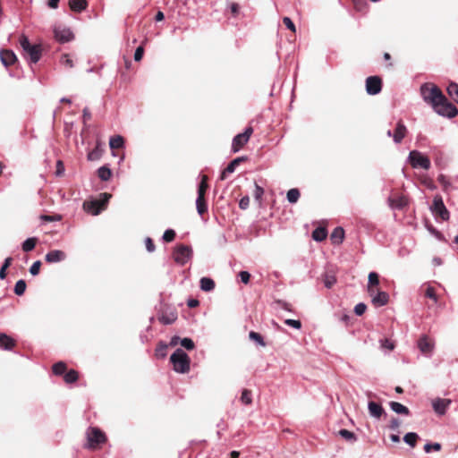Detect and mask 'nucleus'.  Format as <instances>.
Segmentation results:
<instances>
[{
  "label": "nucleus",
  "instance_id": "obj_1",
  "mask_svg": "<svg viewBox=\"0 0 458 458\" xmlns=\"http://www.w3.org/2000/svg\"><path fill=\"white\" fill-rule=\"evenodd\" d=\"M422 99L432 106L439 115L453 118L457 115V108L449 103L437 86L433 83H424L420 86Z\"/></svg>",
  "mask_w": 458,
  "mask_h": 458
},
{
  "label": "nucleus",
  "instance_id": "obj_2",
  "mask_svg": "<svg viewBox=\"0 0 458 458\" xmlns=\"http://www.w3.org/2000/svg\"><path fill=\"white\" fill-rule=\"evenodd\" d=\"M19 43L25 57L29 58L31 64H37L40 60L42 48L39 44H30L28 37L24 34L20 37Z\"/></svg>",
  "mask_w": 458,
  "mask_h": 458
},
{
  "label": "nucleus",
  "instance_id": "obj_3",
  "mask_svg": "<svg viewBox=\"0 0 458 458\" xmlns=\"http://www.w3.org/2000/svg\"><path fill=\"white\" fill-rule=\"evenodd\" d=\"M170 361L177 373L184 374L190 370L191 360L188 354L180 348L171 355Z\"/></svg>",
  "mask_w": 458,
  "mask_h": 458
},
{
  "label": "nucleus",
  "instance_id": "obj_4",
  "mask_svg": "<svg viewBox=\"0 0 458 458\" xmlns=\"http://www.w3.org/2000/svg\"><path fill=\"white\" fill-rule=\"evenodd\" d=\"M407 161L414 169L422 168L428 170L431 166L429 158L419 150H411L409 153Z\"/></svg>",
  "mask_w": 458,
  "mask_h": 458
},
{
  "label": "nucleus",
  "instance_id": "obj_5",
  "mask_svg": "<svg viewBox=\"0 0 458 458\" xmlns=\"http://www.w3.org/2000/svg\"><path fill=\"white\" fill-rule=\"evenodd\" d=\"M430 209L437 219L440 218L443 221L449 219V211L445 208L441 196L437 195L434 197Z\"/></svg>",
  "mask_w": 458,
  "mask_h": 458
},
{
  "label": "nucleus",
  "instance_id": "obj_6",
  "mask_svg": "<svg viewBox=\"0 0 458 458\" xmlns=\"http://www.w3.org/2000/svg\"><path fill=\"white\" fill-rule=\"evenodd\" d=\"M86 447L89 449L94 448L97 445L106 441L105 434L98 428H89L87 431Z\"/></svg>",
  "mask_w": 458,
  "mask_h": 458
},
{
  "label": "nucleus",
  "instance_id": "obj_7",
  "mask_svg": "<svg viewBox=\"0 0 458 458\" xmlns=\"http://www.w3.org/2000/svg\"><path fill=\"white\" fill-rule=\"evenodd\" d=\"M253 133L252 127H246L242 133H239L233 137L232 141V151L236 153L249 141Z\"/></svg>",
  "mask_w": 458,
  "mask_h": 458
},
{
  "label": "nucleus",
  "instance_id": "obj_8",
  "mask_svg": "<svg viewBox=\"0 0 458 458\" xmlns=\"http://www.w3.org/2000/svg\"><path fill=\"white\" fill-rule=\"evenodd\" d=\"M54 36L59 43H67L74 38V35L70 28L63 25H55L53 28Z\"/></svg>",
  "mask_w": 458,
  "mask_h": 458
},
{
  "label": "nucleus",
  "instance_id": "obj_9",
  "mask_svg": "<svg viewBox=\"0 0 458 458\" xmlns=\"http://www.w3.org/2000/svg\"><path fill=\"white\" fill-rule=\"evenodd\" d=\"M382 81L377 76H370L366 80V91L369 95H377L381 91Z\"/></svg>",
  "mask_w": 458,
  "mask_h": 458
},
{
  "label": "nucleus",
  "instance_id": "obj_10",
  "mask_svg": "<svg viewBox=\"0 0 458 458\" xmlns=\"http://www.w3.org/2000/svg\"><path fill=\"white\" fill-rule=\"evenodd\" d=\"M452 401L450 399L436 398L432 401V408L437 415H445Z\"/></svg>",
  "mask_w": 458,
  "mask_h": 458
},
{
  "label": "nucleus",
  "instance_id": "obj_11",
  "mask_svg": "<svg viewBox=\"0 0 458 458\" xmlns=\"http://www.w3.org/2000/svg\"><path fill=\"white\" fill-rule=\"evenodd\" d=\"M387 201L392 209L401 210L408 205V199L403 195L390 197Z\"/></svg>",
  "mask_w": 458,
  "mask_h": 458
},
{
  "label": "nucleus",
  "instance_id": "obj_12",
  "mask_svg": "<svg viewBox=\"0 0 458 458\" xmlns=\"http://www.w3.org/2000/svg\"><path fill=\"white\" fill-rule=\"evenodd\" d=\"M0 59L2 64L8 67L16 62L17 57L13 51L3 49L0 51Z\"/></svg>",
  "mask_w": 458,
  "mask_h": 458
},
{
  "label": "nucleus",
  "instance_id": "obj_13",
  "mask_svg": "<svg viewBox=\"0 0 458 458\" xmlns=\"http://www.w3.org/2000/svg\"><path fill=\"white\" fill-rule=\"evenodd\" d=\"M407 133V128L402 121H399L396 123L395 130L393 134V140L394 143H401L402 140L405 138Z\"/></svg>",
  "mask_w": 458,
  "mask_h": 458
},
{
  "label": "nucleus",
  "instance_id": "obj_14",
  "mask_svg": "<svg viewBox=\"0 0 458 458\" xmlns=\"http://www.w3.org/2000/svg\"><path fill=\"white\" fill-rule=\"evenodd\" d=\"M246 157H239L234 158L233 161H231L228 165L222 171L220 174V180L224 181L227 174H232L235 171L237 165L242 161H244Z\"/></svg>",
  "mask_w": 458,
  "mask_h": 458
},
{
  "label": "nucleus",
  "instance_id": "obj_15",
  "mask_svg": "<svg viewBox=\"0 0 458 458\" xmlns=\"http://www.w3.org/2000/svg\"><path fill=\"white\" fill-rule=\"evenodd\" d=\"M83 208L87 212L94 216L98 215L104 209L100 200L85 201Z\"/></svg>",
  "mask_w": 458,
  "mask_h": 458
},
{
  "label": "nucleus",
  "instance_id": "obj_16",
  "mask_svg": "<svg viewBox=\"0 0 458 458\" xmlns=\"http://www.w3.org/2000/svg\"><path fill=\"white\" fill-rule=\"evenodd\" d=\"M418 347L420 351L425 355H429L433 350V344L429 342L426 335L419 339Z\"/></svg>",
  "mask_w": 458,
  "mask_h": 458
},
{
  "label": "nucleus",
  "instance_id": "obj_17",
  "mask_svg": "<svg viewBox=\"0 0 458 458\" xmlns=\"http://www.w3.org/2000/svg\"><path fill=\"white\" fill-rule=\"evenodd\" d=\"M15 345V341L4 333H0V349L11 351Z\"/></svg>",
  "mask_w": 458,
  "mask_h": 458
},
{
  "label": "nucleus",
  "instance_id": "obj_18",
  "mask_svg": "<svg viewBox=\"0 0 458 458\" xmlns=\"http://www.w3.org/2000/svg\"><path fill=\"white\" fill-rule=\"evenodd\" d=\"M368 409L370 416L377 419H379L384 413L382 405L375 402H369L368 404Z\"/></svg>",
  "mask_w": 458,
  "mask_h": 458
},
{
  "label": "nucleus",
  "instance_id": "obj_19",
  "mask_svg": "<svg viewBox=\"0 0 458 458\" xmlns=\"http://www.w3.org/2000/svg\"><path fill=\"white\" fill-rule=\"evenodd\" d=\"M87 6V0H69V7L75 13H81L84 11Z\"/></svg>",
  "mask_w": 458,
  "mask_h": 458
},
{
  "label": "nucleus",
  "instance_id": "obj_20",
  "mask_svg": "<svg viewBox=\"0 0 458 458\" xmlns=\"http://www.w3.org/2000/svg\"><path fill=\"white\" fill-rule=\"evenodd\" d=\"M389 295L386 292H377L372 298V301L375 305L384 306L388 302Z\"/></svg>",
  "mask_w": 458,
  "mask_h": 458
},
{
  "label": "nucleus",
  "instance_id": "obj_21",
  "mask_svg": "<svg viewBox=\"0 0 458 458\" xmlns=\"http://www.w3.org/2000/svg\"><path fill=\"white\" fill-rule=\"evenodd\" d=\"M176 258H191L192 249L187 245H179L175 248Z\"/></svg>",
  "mask_w": 458,
  "mask_h": 458
},
{
  "label": "nucleus",
  "instance_id": "obj_22",
  "mask_svg": "<svg viewBox=\"0 0 458 458\" xmlns=\"http://www.w3.org/2000/svg\"><path fill=\"white\" fill-rule=\"evenodd\" d=\"M323 282L327 289L332 288L336 283V277L335 276V273L329 270L326 271L325 274L323 275Z\"/></svg>",
  "mask_w": 458,
  "mask_h": 458
},
{
  "label": "nucleus",
  "instance_id": "obj_23",
  "mask_svg": "<svg viewBox=\"0 0 458 458\" xmlns=\"http://www.w3.org/2000/svg\"><path fill=\"white\" fill-rule=\"evenodd\" d=\"M215 282L210 277H202L199 281V287L204 292H211L215 289Z\"/></svg>",
  "mask_w": 458,
  "mask_h": 458
},
{
  "label": "nucleus",
  "instance_id": "obj_24",
  "mask_svg": "<svg viewBox=\"0 0 458 458\" xmlns=\"http://www.w3.org/2000/svg\"><path fill=\"white\" fill-rule=\"evenodd\" d=\"M389 406H390L391 410L393 411H394L395 413L403 414V415L410 414L409 409L398 402H390Z\"/></svg>",
  "mask_w": 458,
  "mask_h": 458
},
{
  "label": "nucleus",
  "instance_id": "obj_25",
  "mask_svg": "<svg viewBox=\"0 0 458 458\" xmlns=\"http://www.w3.org/2000/svg\"><path fill=\"white\" fill-rule=\"evenodd\" d=\"M344 238V231L342 227H336L334 229L330 235V239L335 244H339Z\"/></svg>",
  "mask_w": 458,
  "mask_h": 458
},
{
  "label": "nucleus",
  "instance_id": "obj_26",
  "mask_svg": "<svg viewBox=\"0 0 458 458\" xmlns=\"http://www.w3.org/2000/svg\"><path fill=\"white\" fill-rule=\"evenodd\" d=\"M176 318L177 314L175 311H171L165 314L164 313L158 318L159 321L164 325H171L176 320Z\"/></svg>",
  "mask_w": 458,
  "mask_h": 458
},
{
  "label": "nucleus",
  "instance_id": "obj_27",
  "mask_svg": "<svg viewBox=\"0 0 458 458\" xmlns=\"http://www.w3.org/2000/svg\"><path fill=\"white\" fill-rule=\"evenodd\" d=\"M124 145L123 138L120 135H115L110 138L109 147L112 149L121 148Z\"/></svg>",
  "mask_w": 458,
  "mask_h": 458
},
{
  "label": "nucleus",
  "instance_id": "obj_28",
  "mask_svg": "<svg viewBox=\"0 0 458 458\" xmlns=\"http://www.w3.org/2000/svg\"><path fill=\"white\" fill-rule=\"evenodd\" d=\"M419 438L420 437L417 433L409 432L404 435L403 441L411 447H415Z\"/></svg>",
  "mask_w": 458,
  "mask_h": 458
},
{
  "label": "nucleus",
  "instance_id": "obj_29",
  "mask_svg": "<svg viewBox=\"0 0 458 458\" xmlns=\"http://www.w3.org/2000/svg\"><path fill=\"white\" fill-rule=\"evenodd\" d=\"M327 233L324 227H317L312 233V238L316 242H322L327 238Z\"/></svg>",
  "mask_w": 458,
  "mask_h": 458
},
{
  "label": "nucleus",
  "instance_id": "obj_30",
  "mask_svg": "<svg viewBox=\"0 0 458 458\" xmlns=\"http://www.w3.org/2000/svg\"><path fill=\"white\" fill-rule=\"evenodd\" d=\"M338 435L341 436L344 439H345L346 441H348L350 443H354L357 441L356 435L353 432L349 431L348 429H345V428L340 429L338 431Z\"/></svg>",
  "mask_w": 458,
  "mask_h": 458
},
{
  "label": "nucleus",
  "instance_id": "obj_31",
  "mask_svg": "<svg viewBox=\"0 0 458 458\" xmlns=\"http://www.w3.org/2000/svg\"><path fill=\"white\" fill-rule=\"evenodd\" d=\"M98 175L102 181L106 182L111 178L112 171L107 166L103 165L98 169Z\"/></svg>",
  "mask_w": 458,
  "mask_h": 458
},
{
  "label": "nucleus",
  "instance_id": "obj_32",
  "mask_svg": "<svg viewBox=\"0 0 458 458\" xmlns=\"http://www.w3.org/2000/svg\"><path fill=\"white\" fill-rule=\"evenodd\" d=\"M196 208L199 215L202 216L207 210L208 206L205 200V197L198 196L196 199Z\"/></svg>",
  "mask_w": 458,
  "mask_h": 458
},
{
  "label": "nucleus",
  "instance_id": "obj_33",
  "mask_svg": "<svg viewBox=\"0 0 458 458\" xmlns=\"http://www.w3.org/2000/svg\"><path fill=\"white\" fill-rule=\"evenodd\" d=\"M447 93L456 103H458V83H449L447 87Z\"/></svg>",
  "mask_w": 458,
  "mask_h": 458
},
{
  "label": "nucleus",
  "instance_id": "obj_34",
  "mask_svg": "<svg viewBox=\"0 0 458 458\" xmlns=\"http://www.w3.org/2000/svg\"><path fill=\"white\" fill-rule=\"evenodd\" d=\"M208 188V176L207 175H202L201 177V181L199 184V187H198V196H200L201 197H205V193L207 191Z\"/></svg>",
  "mask_w": 458,
  "mask_h": 458
},
{
  "label": "nucleus",
  "instance_id": "obj_35",
  "mask_svg": "<svg viewBox=\"0 0 458 458\" xmlns=\"http://www.w3.org/2000/svg\"><path fill=\"white\" fill-rule=\"evenodd\" d=\"M300 198V191L296 188H293L287 191L286 199L290 203H296Z\"/></svg>",
  "mask_w": 458,
  "mask_h": 458
},
{
  "label": "nucleus",
  "instance_id": "obj_36",
  "mask_svg": "<svg viewBox=\"0 0 458 458\" xmlns=\"http://www.w3.org/2000/svg\"><path fill=\"white\" fill-rule=\"evenodd\" d=\"M168 345L165 342H159L156 348V356L158 358H165L167 354Z\"/></svg>",
  "mask_w": 458,
  "mask_h": 458
},
{
  "label": "nucleus",
  "instance_id": "obj_37",
  "mask_svg": "<svg viewBox=\"0 0 458 458\" xmlns=\"http://www.w3.org/2000/svg\"><path fill=\"white\" fill-rule=\"evenodd\" d=\"M36 242H37V239L36 238H34V237L28 238L22 243V250L25 252L32 250L35 248Z\"/></svg>",
  "mask_w": 458,
  "mask_h": 458
},
{
  "label": "nucleus",
  "instance_id": "obj_38",
  "mask_svg": "<svg viewBox=\"0 0 458 458\" xmlns=\"http://www.w3.org/2000/svg\"><path fill=\"white\" fill-rule=\"evenodd\" d=\"M26 290V283L24 280L20 279L16 282L14 285V293L16 295H22Z\"/></svg>",
  "mask_w": 458,
  "mask_h": 458
},
{
  "label": "nucleus",
  "instance_id": "obj_39",
  "mask_svg": "<svg viewBox=\"0 0 458 458\" xmlns=\"http://www.w3.org/2000/svg\"><path fill=\"white\" fill-rule=\"evenodd\" d=\"M64 381L68 384L74 383L78 379V373L77 371L71 369L70 371L66 372L64 374Z\"/></svg>",
  "mask_w": 458,
  "mask_h": 458
},
{
  "label": "nucleus",
  "instance_id": "obj_40",
  "mask_svg": "<svg viewBox=\"0 0 458 458\" xmlns=\"http://www.w3.org/2000/svg\"><path fill=\"white\" fill-rule=\"evenodd\" d=\"M437 181L441 184V186L443 187V190L445 191H447L452 188V184L445 175H444V174L438 175Z\"/></svg>",
  "mask_w": 458,
  "mask_h": 458
},
{
  "label": "nucleus",
  "instance_id": "obj_41",
  "mask_svg": "<svg viewBox=\"0 0 458 458\" xmlns=\"http://www.w3.org/2000/svg\"><path fill=\"white\" fill-rule=\"evenodd\" d=\"M241 402L246 405H250L252 403L251 392L248 389H243L241 395Z\"/></svg>",
  "mask_w": 458,
  "mask_h": 458
},
{
  "label": "nucleus",
  "instance_id": "obj_42",
  "mask_svg": "<svg viewBox=\"0 0 458 458\" xmlns=\"http://www.w3.org/2000/svg\"><path fill=\"white\" fill-rule=\"evenodd\" d=\"M442 448V445L440 443H427L424 445V451L425 453L428 454L430 453L431 451H436V452H438L440 451Z\"/></svg>",
  "mask_w": 458,
  "mask_h": 458
},
{
  "label": "nucleus",
  "instance_id": "obj_43",
  "mask_svg": "<svg viewBox=\"0 0 458 458\" xmlns=\"http://www.w3.org/2000/svg\"><path fill=\"white\" fill-rule=\"evenodd\" d=\"M181 345L185 348L186 350H193L195 347V344L192 341V339L185 337L180 340Z\"/></svg>",
  "mask_w": 458,
  "mask_h": 458
},
{
  "label": "nucleus",
  "instance_id": "obj_44",
  "mask_svg": "<svg viewBox=\"0 0 458 458\" xmlns=\"http://www.w3.org/2000/svg\"><path fill=\"white\" fill-rule=\"evenodd\" d=\"M66 369L65 363L59 361L53 366V372L55 375H63Z\"/></svg>",
  "mask_w": 458,
  "mask_h": 458
},
{
  "label": "nucleus",
  "instance_id": "obj_45",
  "mask_svg": "<svg viewBox=\"0 0 458 458\" xmlns=\"http://www.w3.org/2000/svg\"><path fill=\"white\" fill-rule=\"evenodd\" d=\"M425 296L427 298L431 299L435 303L437 302V296L436 294L435 289L432 286H430V285L427 286V288L425 290Z\"/></svg>",
  "mask_w": 458,
  "mask_h": 458
},
{
  "label": "nucleus",
  "instance_id": "obj_46",
  "mask_svg": "<svg viewBox=\"0 0 458 458\" xmlns=\"http://www.w3.org/2000/svg\"><path fill=\"white\" fill-rule=\"evenodd\" d=\"M249 335H250V338L251 340L255 341L258 344H259L261 346L265 345L264 339L260 334L254 332V331H250Z\"/></svg>",
  "mask_w": 458,
  "mask_h": 458
},
{
  "label": "nucleus",
  "instance_id": "obj_47",
  "mask_svg": "<svg viewBox=\"0 0 458 458\" xmlns=\"http://www.w3.org/2000/svg\"><path fill=\"white\" fill-rule=\"evenodd\" d=\"M263 194H264L263 188L261 186L258 185L257 183H255V190L253 192V197L259 203L261 202Z\"/></svg>",
  "mask_w": 458,
  "mask_h": 458
},
{
  "label": "nucleus",
  "instance_id": "obj_48",
  "mask_svg": "<svg viewBox=\"0 0 458 458\" xmlns=\"http://www.w3.org/2000/svg\"><path fill=\"white\" fill-rule=\"evenodd\" d=\"M175 237V232L172 229H167L163 234V240L166 242H172Z\"/></svg>",
  "mask_w": 458,
  "mask_h": 458
},
{
  "label": "nucleus",
  "instance_id": "obj_49",
  "mask_svg": "<svg viewBox=\"0 0 458 458\" xmlns=\"http://www.w3.org/2000/svg\"><path fill=\"white\" fill-rule=\"evenodd\" d=\"M66 254L59 250H54L47 252L45 258H64Z\"/></svg>",
  "mask_w": 458,
  "mask_h": 458
},
{
  "label": "nucleus",
  "instance_id": "obj_50",
  "mask_svg": "<svg viewBox=\"0 0 458 458\" xmlns=\"http://www.w3.org/2000/svg\"><path fill=\"white\" fill-rule=\"evenodd\" d=\"M12 259H4V263L0 268V278L3 280L6 277V269L10 267Z\"/></svg>",
  "mask_w": 458,
  "mask_h": 458
},
{
  "label": "nucleus",
  "instance_id": "obj_51",
  "mask_svg": "<svg viewBox=\"0 0 458 458\" xmlns=\"http://www.w3.org/2000/svg\"><path fill=\"white\" fill-rule=\"evenodd\" d=\"M284 323L295 329H300L301 327V322L300 320L287 318L284 320Z\"/></svg>",
  "mask_w": 458,
  "mask_h": 458
},
{
  "label": "nucleus",
  "instance_id": "obj_52",
  "mask_svg": "<svg viewBox=\"0 0 458 458\" xmlns=\"http://www.w3.org/2000/svg\"><path fill=\"white\" fill-rule=\"evenodd\" d=\"M367 306L363 302H360L355 305L354 312L357 316H361L366 311Z\"/></svg>",
  "mask_w": 458,
  "mask_h": 458
},
{
  "label": "nucleus",
  "instance_id": "obj_53",
  "mask_svg": "<svg viewBox=\"0 0 458 458\" xmlns=\"http://www.w3.org/2000/svg\"><path fill=\"white\" fill-rule=\"evenodd\" d=\"M40 266H41V262L39 259H38L37 261H35L32 266L30 267V273L32 275V276H37L38 273H39V269H40Z\"/></svg>",
  "mask_w": 458,
  "mask_h": 458
},
{
  "label": "nucleus",
  "instance_id": "obj_54",
  "mask_svg": "<svg viewBox=\"0 0 458 458\" xmlns=\"http://www.w3.org/2000/svg\"><path fill=\"white\" fill-rule=\"evenodd\" d=\"M379 283L378 275L376 272H370L369 275V284L377 285Z\"/></svg>",
  "mask_w": 458,
  "mask_h": 458
},
{
  "label": "nucleus",
  "instance_id": "obj_55",
  "mask_svg": "<svg viewBox=\"0 0 458 458\" xmlns=\"http://www.w3.org/2000/svg\"><path fill=\"white\" fill-rule=\"evenodd\" d=\"M283 22H284V24L286 26V28L288 30H290L293 32L296 31L295 25H294V23L293 22V21L289 17H284L283 18Z\"/></svg>",
  "mask_w": 458,
  "mask_h": 458
},
{
  "label": "nucleus",
  "instance_id": "obj_56",
  "mask_svg": "<svg viewBox=\"0 0 458 458\" xmlns=\"http://www.w3.org/2000/svg\"><path fill=\"white\" fill-rule=\"evenodd\" d=\"M61 64L70 68L73 67V62L67 54L62 55Z\"/></svg>",
  "mask_w": 458,
  "mask_h": 458
},
{
  "label": "nucleus",
  "instance_id": "obj_57",
  "mask_svg": "<svg viewBox=\"0 0 458 458\" xmlns=\"http://www.w3.org/2000/svg\"><path fill=\"white\" fill-rule=\"evenodd\" d=\"M238 276L243 284H247L250 282V274L248 271H241Z\"/></svg>",
  "mask_w": 458,
  "mask_h": 458
},
{
  "label": "nucleus",
  "instance_id": "obj_58",
  "mask_svg": "<svg viewBox=\"0 0 458 458\" xmlns=\"http://www.w3.org/2000/svg\"><path fill=\"white\" fill-rule=\"evenodd\" d=\"M143 55H144V48L142 46H140L136 48L135 50V53H134V60L136 62H139L142 59L143 57Z\"/></svg>",
  "mask_w": 458,
  "mask_h": 458
},
{
  "label": "nucleus",
  "instance_id": "obj_59",
  "mask_svg": "<svg viewBox=\"0 0 458 458\" xmlns=\"http://www.w3.org/2000/svg\"><path fill=\"white\" fill-rule=\"evenodd\" d=\"M250 204L249 196L242 197L239 201V207L241 209H247Z\"/></svg>",
  "mask_w": 458,
  "mask_h": 458
},
{
  "label": "nucleus",
  "instance_id": "obj_60",
  "mask_svg": "<svg viewBox=\"0 0 458 458\" xmlns=\"http://www.w3.org/2000/svg\"><path fill=\"white\" fill-rule=\"evenodd\" d=\"M145 245H146V249L148 250V252H153L155 250V244H154L153 241L151 240V238L147 237L145 239Z\"/></svg>",
  "mask_w": 458,
  "mask_h": 458
},
{
  "label": "nucleus",
  "instance_id": "obj_61",
  "mask_svg": "<svg viewBox=\"0 0 458 458\" xmlns=\"http://www.w3.org/2000/svg\"><path fill=\"white\" fill-rule=\"evenodd\" d=\"M400 420L396 418H393L390 421V425H389V428L392 429V430H396L398 429V428L400 427Z\"/></svg>",
  "mask_w": 458,
  "mask_h": 458
},
{
  "label": "nucleus",
  "instance_id": "obj_62",
  "mask_svg": "<svg viewBox=\"0 0 458 458\" xmlns=\"http://www.w3.org/2000/svg\"><path fill=\"white\" fill-rule=\"evenodd\" d=\"M230 10H231V13L233 14V15H236L239 12V4H236V3H233L231 4L230 5Z\"/></svg>",
  "mask_w": 458,
  "mask_h": 458
},
{
  "label": "nucleus",
  "instance_id": "obj_63",
  "mask_svg": "<svg viewBox=\"0 0 458 458\" xmlns=\"http://www.w3.org/2000/svg\"><path fill=\"white\" fill-rule=\"evenodd\" d=\"M199 301L196 299H190L187 302V305L190 308H195V307L199 306Z\"/></svg>",
  "mask_w": 458,
  "mask_h": 458
},
{
  "label": "nucleus",
  "instance_id": "obj_64",
  "mask_svg": "<svg viewBox=\"0 0 458 458\" xmlns=\"http://www.w3.org/2000/svg\"><path fill=\"white\" fill-rule=\"evenodd\" d=\"M382 346L385 347V348H387L389 350H393L394 349V344L391 342H389L387 339H385L382 342Z\"/></svg>",
  "mask_w": 458,
  "mask_h": 458
}]
</instances>
